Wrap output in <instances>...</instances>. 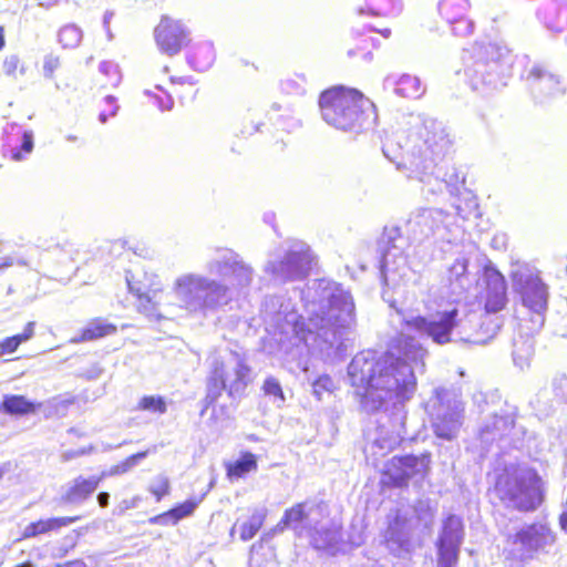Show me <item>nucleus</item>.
Wrapping results in <instances>:
<instances>
[{"instance_id": "1", "label": "nucleus", "mask_w": 567, "mask_h": 567, "mask_svg": "<svg viewBox=\"0 0 567 567\" xmlns=\"http://www.w3.org/2000/svg\"><path fill=\"white\" fill-rule=\"evenodd\" d=\"M426 353L414 338L404 334L380 358L371 350L358 353L348 367V378L363 408L373 412L409 401L416 390L414 370L424 367Z\"/></svg>"}, {"instance_id": "2", "label": "nucleus", "mask_w": 567, "mask_h": 567, "mask_svg": "<svg viewBox=\"0 0 567 567\" xmlns=\"http://www.w3.org/2000/svg\"><path fill=\"white\" fill-rule=\"evenodd\" d=\"M315 288H308V331L317 333L324 342H336L337 328H350L355 322L354 303L351 295L334 284L320 280Z\"/></svg>"}, {"instance_id": "3", "label": "nucleus", "mask_w": 567, "mask_h": 567, "mask_svg": "<svg viewBox=\"0 0 567 567\" xmlns=\"http://www.w3.org/2000/svg\"><path fill=\"white\" fill-rule=\"evenodd\" d=\"M450 145L451 141L443 124L436 120H425L405 163L410 169L409 177L429 184V192L432 194L442 192L444 183L437 177L433 178L432 174L437 161L443 158Z\"/></svg>"}, {"instance_id": "4", "label": "nucleus", "mask_w": 567, "mask_h": 567, "mask_svg": "<svg viewBox=\"0 0 567 567\" xmlns=\"http://www.w3.org/2000/svg\"><path fill=\"white\" fill-rule=\"evenodd\" d=\"M408 328L416 332L427 336L437 344H446L450 342H467L474 344H486L496 333L498 326L492 318L487 317L483 326H487L492 333L488 337L481 336L480 331H470L467 323H472V319L463 321L458 319L457 309L436 313L433 318L427 319L422 316L404 319Z\"/></svg>"}, {"instance_id": "5", "label": "nucleus", "mask_w": 567, "mask_h": 567, "mask_svg": "<svg viewBox=\"0 0 567 567\" xmlns=\"http://www.w3.org/2000/svg\"><path fill=\"white\" fill-rule=\"evenodd\" d=\"M433 520L434 509L427 501H419L411 517L399 511L384 533L386 548L398 557L409 555L422 545L424 536L430 535Z\"/></svg>"}, {"instance_id": "6", "label": "nucleus", "mask_w": 567, "mask_h": 567, "mask_svg": "<svg viewBox=\"0 0 567 567\" xmlns=\"http://www.w3.org/2000/svg\"><path fill=\"white\" fill-rule=\"evenodd\" d=\"M179 306L188 312L216 310L230 300V288L216 279L196 272L179 275L172 285Z\"/></svg>"}, {"instance_id": "7", "label": "nucleus", "mask_w": 567, "mask_h": 567, "mask_svg": "<svg viewBox=\"0 0 567 567\" xmlns=\"http://www.w3.org/2000/svg\"><path fill=\"white\" fill-rule=\"evenodd\" d=\"M369 100L357 90L336 86L324 91L319 100L323 120L339 130H352L361 120Z\"/></svg>"}, {"instance_id": "8", "label": "nucleus", "mask_w": 567, "mask_h": 567, "mask_svg": "<svg viewBox=\"0 0 567 567\" xmlns=\"http://www.w3.org/2000/svg\"><path fill=\"white\" fill-rule=\"evenodd\" d=\"M496 492L503 503L519 511H533L542 503V482L530 468H516L501 476Z\"/></svg>"}, {"instance_id": "9", "label": "nucleus", "mask_w": 567, "mask_h": 567, "mask_svg": "<svg viewBox=\"0 0 567 567\" xmlns=\"http://www.w3.org/2000/svg\"><path fill=\"white\" fill-rule=\"evenodd\" d=\"M250 373L249 365L237 352L216 358L212 364L206 399L214 402L223 390L230 396L241 395L251 382Z\"/></svg>"}, {"instance_id": "10", "label": "nucleus", "mask_w": 567, "mask_h": 567, "mask_svg": "<svg viewBox=\"0 0 567 567\" xmlns=\"http://www.w3.org/2000/svg\"><path fill=\"white\" fill-rule=\"evenodd\" d=\"M463 411V402L456 392L437 390L432 422L436 436L449 441L456 437L462 425Z\"/></svg>"}, {"instance_id": "11", "label": "nucleus", "mask_w": 567, "mask_h": 567, "mask_svg": "<svg viewBox=\"0 0 567 567\" xmlns=\"http://www.w3.org/2000/svg\"><path fill=\"white\" fill-rule=\"evenodd\" d=\"M311 261L312 257L306 244L295 243L282 260L278 264L269 261L265 270L279 280L298 279L307 274Z\"/></svg>"}, {"instance_id": "12", "label": "nucleus", "mask_w": 567, "mask_h": 567, "mask_svg": "<svg viewBox=\"0 0 567 567\" xmlns=\"http://www.w3.org/2000/svg\"><path fill=\"white\" fill-rule=\"evenodd\" d=\"M464 536L462 519L450 515L443 523L437 540V567H453L458 557L460 546Z\"/></svg>"}, {"instance_id": "13", "label": "nucleus", "mask_w": 567, "mask_h": 567, "mask_svg": "<svg viewBox=\"0 0 567 567\" xmlns=\"http://www.w3.org/2000/svg\"><path fill=\"white\" fill-rule=\"evenodd\" d=\"M555 543L554 533L543 524H534L522 528L513 539V549L519 557H529L535 551L545 549Z\"/></svg>"}, {"instance_id": "14", "label": "nucleus", "mask_w": 567, "mask_h": 567, "mask_svg": "<svg viewBox=\"0 0 567 567\" xmlns=\"http://www.w3.org/2000/svg\"><path fill=\"white\" fill-rule=\"evenodd\" d=\"M206 268L213 276L229 279L235 287H247L252 279L251 268L228 254L209 260Z\"/></svg>"}, {"instance_id": "15", "label": "nucleus", "mask_w": 567, "mask_h": 567, "mask_svg": "<svg viewBox=\"0 0 567 567\" xmlns=\"http://www.w3.org/2000/svg\"><path fill=\"white\" fill-rule=\"evenodd\" d=\"M157 47L163 53L174 55L188 42V33L183 23L164 16L154 31Z\"/></svg>"}, {"instance_id": "16", "label": "nucleus", "mask_w": 567, "mask_h": 567, "mask_svg": "<svg viewBox=\"0 0 567 567\" xmlns=\"http://www.w3.org/2000/svg\"><path fill=\"white\" fill-rule=\"evenodd\" d=\"M514 285L522 293L523 301L530 310L540 313L547 307V289L537 276L518 270L513 276Z\"/></svg>"}, {"instance_id": "17", "label": "nucleus", "mask_w": 567, "mask_h": 567, "mask_svg": "<svg viewBox=\"0 0 567 567\" xmlns=\"http://www.w3.org/2000/svg\"><path fill=\"white\" fill-rule=\"evenodd\" d=\"M393 464L402 470V473L394 474V485L402 486L410 477L417 474L424 475L429 470L430 458L426 455L420 457L406 455L403 457H393Z\"/></svg>"}, {"instance_id": "18", "label": "nucleus", "mask_w": 567, "mask_h": 567, "mask_svg": "<svg viewBox=\"0 0 567 567\" xmlns=\"http://www.w3.org/2000/svg\"><path fill=\"white\" fill-rule=\"evenodd\" d=\"M105 478V473L99 476L83 477L78 476L74 478L66 488L63 499L66 503L75 504L85 501L91 494L95 492L100 482Z\"/></svg>"}, {"instance_id": "19", "label": "nucleus", "mask_w": 567, "mask_h": 567, "mask_svg": "<svg viewBox=\"0 0 567 567\" xmlns=\"http://www.w3.org/2000/svg\"><path fill=\"white\" fill-rule=\"evenodd\" d=\"M514 426L509 415H493L480 427L478 436L482 443L488 445L497 439L505 436Z\"/></svg>"}, {"instance_id": "20", "label": "nucleus", "mask_w": 567, "mask_h": 567, "mask_svg": "<svg viewBox=\"0 0 567 567\" xmlns=\"http://www.w3.org/2000/svg\"><path fill=\"white\" fill-rule=\"evenodd\" d=\"M440 221L439 213L431 209H424L409 220V229L414 239L421 240L432 236Z\"/></svg>"}, {"instance_id": "21", "label": "nucleus", "mask_w": 567, "mask_h": 567, "mask_svg": "<svg viewBox=\"0 0 567 567\" xmlns=\"http://www.w3.org/2000/svg\"><path fill=\"white\" fill-rule=\"evenodd\" d=\"M488 295L485 308L488 312L499 311L506 299V285L504 277L498 271H492L487 275Z\"/></svg>"}, {"instance_id": "22", "label": "nucleus", "mask_w": 567, "mask_h": 567, "mask_svg": "<svg viewBox=\"0 0 567 567\" xmlns=\"http://www.w3.org/2000/svg\"><path fill=\"white\" fill-rule=\"evenodd\" d=\"M76 519L78 517H58L31 523L23 529L22 538L37 537L41 534L68 526Z\"/></svg>"}, {"instance_id": "23", "label": "nucleus", "mask_w": 567, "mask_h": 567, "mask_svg": "<svg viewBox=\"0 0 567 567\" xmlns=\"http://www.w3.org/2000/svg\"><path fill=\"white\" fill-rule=\"evenodd\" d=\"M38 403L29 401L23 395L7 394L3 396L2 409L6 413L11 415H25L34 413Z\"/></svg>"}, {"instance_id": "24", "label": "nucleus", "mask_w": 567, "mask_h": 567, "mask_svg": "<svg viewBox=\"0 0 567 567\" xmlns=\"http://www.w3.org/2000/svg\"><path fill=\"white\" fill-rule=\"evenodd\" d=\"M468 259L458 257L449 268V280L453 291L464 290L470 285L467 277Z\"/></svg>"}, {"instance_id": "25", "label": "nucleus", "mask_w": 567, "mask_h": 567, "mask_svg": "<svg viewBox=\"0 0 567 567\" xmlns=\"http://www.w3.org/2000/svg\"><path fill=\"white\" fill-rule=\"evenodd\" d=\"M73 403L74 398L72 396H55L44 403H38V408H42L47 419L64 417Z\"/></svg>"}, {"instance_id": "26", "label": "nucleus", "mask_w": 567, "mask_h": 567, "mask_svg": "<svg viewBox=\"0 0 567 567\" xmlns=\"http://www.w3.org/2000/svg\"><path fill=\"white\" fill-rule=\"evenodd\" d=\"M126 281H127L131 292L135 293L137 297L138 309L141 311H143L144 313H146L147 316L154 315L156 311V308H157V303H158V300H157L158 292L153 291L152 295H150V292L143 291L141 287L135 286L131 281L128 276L126 277Z\"/></svg>"}, {"instance_id": "27", "label": "nucleus", "mask_w": 567, "mask_h": 567, "mask_svg": "<svg viewBox=\"0 0 567 567\" xmlns=\"http://www.w3.org/2000/svg\"><path fill=\"white\" fill-rule=\"evenodd\" d=\"M116 327L102 319L91 321L76 341H91L115 333Z\"/></svg>"}, {"instance_id": "28", "label": "nucleus", "mask_w": 567, "mask_h": 567, "mask_svg": "<svg viewBox=\"0 0 567 567\" xmlns=\"http://www.w3.org/2000/svg\"><path fill=\"white\" fill-rule=\"evenodd\" d=\"M257 468V461L252 453H245L234 463L227 464V475L230 478H239Z\"/></svg>"}, {"instance_id": "29", "label": "nucleus", "mask_w": 567, "mask_h": 567, "mask_svg": "<svg viewBox=\"0 0 567 567\" xmlns=\"http://www.w3.org/2000/svg\"><path fill=\"white\" fill-rule=\"evenodd\" d=\"M530 76L535 78L537 81L535 89L539 91L548 90L549 95H555L556 93L560 92L558 89L559 80L553 74H548L542 70L535 69L530 72Z\"/></svg>"}, {"instance_id": "30", "label": "nucleus", "mask_w": 567, "mask_h": 567, "mask_svg": "<svg viewBox=\"0 0 567 567\" xmlns=\"http://www.w3.org/2000/svg\"><path fill=\"white\" fill-rule=\"evenodd\" d=\"M265 518V511L254 512L249 520L240 526V538L243 540L251 539L262 526Z\"/></svg>"}, {"instance_id": "31", "label": "nucleus", "mask_w": 567, "mask_h": 567, "mask_svg": "<svg viewBox=\"0 0 567 567\" xmlns=\"http://www.w3.org/2000/svg\"><path fill=\"white\" fill-rule=\"evenodd\" d=\"M396 91L406 97H417L423 93L420 79L412 75H403Z\"/></svg>"}, {"instance_id": "32", "label": "nucleus", "mask_w": 567, "mask_h": 567, "mask_svg": "<svg viewBox=\"0 0 567 567\" xmlns=\"http://www.w3.org/2000/svg\"><path fill=\"white\" fill-rule=\"evenodd\" d=\"M307 517L303 504H297L285 512L282 519L277 524L276 530L282 532L285 528L293 524L301 523Z\"/></svg>"}, {"instance_id": "33", "label": "nucleus", "mask_w": 567, "mask_h": 567, "mask_svg": "<svg viewBox=\"0 0 567 567\" xmlns=\"http://www.w3.org/2000/svg\"><path fill=\"white\" fill-rule=\"evenodd\" d=\"M82 40V31L75 24H68L59 32V41L64 48H75Z\"/></svg>"}, {"instance_id": "34", "label": "nucleus", "mask_w": 567, "mask_h": 567, "mask_svg": "<svg viewBox=\"0 0 567 567\" xmlns=\"http://www.w3.org/2000/svg\"><path fill=\"white\" fill-rule=\"evenodd\" d=\"M146 455H147L146 451L133 454L130 457H127L125 461H123L122 463L111 466L110 470L104 471L103 473H105V477L106 476H116V475L127 473L137 464V462L140 460L146 457Z\"/></svg>"}, {"instance_id": "35", "label": "nucleus", "mask_w": 567, "mask_h": 567, "mask_svg": "<svg viewBox=\"0 0 567 567\" xmlns=\"http://www.w3.org/2000/svg\"><path fill=\"white\" fill-rule=\"evenodd\" d=\"M262 392L265 395L274 396V402L278 405H281L285 403L286 398L281 388L280 382L274 378L268 377L262 384Z\"/></svg>"}, {"instance_id": "36", "label": "nucleus", "mask_w": 567, "mask_h": 567, "mask_svg": "<svg viewBox=\"0 0 567 567\" xmlns=\"http://www.w3.org/2000/svg\"><path fill=\"white\" fill-rule=\"evenodd\" d=\"M138 409L163 414L166 412V403L162 396L150 395L141 399Z\"/></svg>"}, {"instance_id": "37", "label": "nucleus", "mask_w": 567, "mask_h": 567, "mask_svg": "<svg viewBox=\"0 0 567 567\" xmlns=\"http://www.w3.org/2000/svg\"><path fill=\"white\" fill-rule=\"evenodd\" d=\"M533 354L532 346L527 343H522L520 347L515 344V350L513 352L514 363L524 369L528 367L530 357Z\"/></svg>"}, {"instance_id": "38", "label": "nucleus", "mask_w": 567, "mask_h": 567, "mask_svg": "<svg viewBox=\"0 0 567 567\" xmlns=\"http://www.w3.org/2000/svg\"><path fill=\"white\" fill-rule=\"evenodd\" d=\"M198 502L195 501H186L179 506L171 509L165 515L168 517H172L174 519V523H177L179 519L189 516L195 508L197 507Z\"/></svg>"}, {"instance_id": "39", "label": "nucleus", "mask_w": 567, "mask_h": 567, "mask_svg": "<svg viewBox=\"0 0 567 567\" xmlns=\"http://www.w3.org/2000/svg\"><path fill=\"white\" fill-rule=\"evenodd\" d=\"M169 488L168 477L165 475H158L151 484L150 492L156 496L157 501H161L163 496L169 494Z\"/></svg>"}, {"instance_id": "40", "label": "nucleus", "mask_w": 567, "mask_h": 567, "mask_svg": "<svg viewBox=\"0 0 567 567\" xmlns=\"http://www.w3.org/2000/svg\"><path fill=\"white\" fill-rule=\"evenodd\" d=\"M313 394L320 400L323 392H330L333 389V381L328 375L319 377L312 384Z\"/></svg>"}, {"instance_id": "41", "label": "nucleus", "mask_w": 567, "mask_h": 567, "mask_svg": "<svg viewBox=\"0 0 567 567\" xmlns=\"http://www.w3.org/2000/svg\"><path fill=\"white\" fill-rule=\"evenodd\" d=\"M340 538L339 529L334 528L332 530H328L324 539H319L318 537H313V543L317 548H332L338 543Z\"/></svg>"}, {"instance_id": "42", "label": "nucleus", "mask_w": 567, "mask_h": 567, "mask_svg": "<svg viewBox=\"0 0 567 567\" xmlns=\"http://www.w3.org/2000/svg\"><path fill=\"white\" fill-rule=\"evenodd\" d=\"M21 343L22 341L18 334L8 337L0 342V351L1 353H12Z\"/></svg>"}, {"instance_id": "43", "label": "nucleus", "mask_w": 567, "mask_h": 567, "mask_svg": "<svg viewBox=\"0 0 567 567\" xmlns=\"http://www.w3.org/2000/svg\"><path fill=\"white\" fill-rule=\"evenodd\" d=\"M20 60L17 55H9L3 62V71L8 75H13L19 66Z\"/></svg>"}, {"instance_id": "44", "label": "nucleus", "mask_w": 567, "mask_h": 567, "mask_svg": "<svg viewBox=\"0 0 567 567\" xmlns=\"http://www.w3.org/2000/svg\"><path fill=\"white\" fill-rule=\"evenodd\" d=\"M59 66V59L53 55H49L44 60L43 71L44 75L51 78L54 70Z\"/></svg>"}, {"instance_id": "45", "label": "nucleus", "mask_w": 567, "mask_h": 567, "mask_svg": "<svg viewBox=\"0 0 567 567\" xmlns=\"http://www.w3.org/2000/svg\"><path fill=\"white\" fill-rule=\"evenodd\" d=\"M33 150V134L31 132H24L23 142H22V151L25 153H31Z\"/></svg>"}, {"instance_id": "46", "label": "nucleus", "mask_w": 567, "mask_h": 567, "mask_svg": "<svg viewBox=\"0 0 567 567\" xmlns=\"http://www.w3.org/2000/svg\"><path fill=\"white\" fill-rule=\"evenodd\" d=\"M34 334V322H28L22 333L18 334L22 342L30 340Z\"/></svg>"}, {"instance_id": "47", "label": "nucleus", "mask_w": 567, "mask_h": 567, "mask_svg": "<svg viewBox=\"0 0 567 567\" xmlns=\"http://www.w3.org/2000/svg\"><path fill=\"white\" fill-rule=\"evenodd\" d=\"M137 502H138V497H134V498H131V499H123L121 502V504L118 505L120 512L123 513V512H125V511H127L130 508L136 507Z\"/></svg>"}, {"instance_id": "48", "label": "nucleus", "mask_w": 567, "mask_h": 567, "mask_svg": "<svg viewBox=\"0 0 567 567\" xmlns=\"http://www.w3.org/2000/svg\"><path fill=\"white\" fill-rule=\"evenodd\" d=\"M402 473V470L399 468L395 464H393V460L391 461L390 465L388 466L386 474L389 475L390 480L394 483V474Z\"/></svg>"}, {"instance_id": "49", "label": "nucleus", "mask_w": 567, "mask_h": 567, "mask_svg": "<svg viewBox=\"0 0 567 567\" xmlns=\"http://www.w3.org/2000/svg\"><path fill=\"white\" fill-rule=\"evenodd\" d=\"M110 494L106 492H101L97 495V502L101 507H106L109 505Z\"/></svg>"}, {"instance_id": "50", "label": "nucleus", "mask_w": 567, "mask_h": 567, "mask_svg": "<svg viewBox=\"0 0 567 567\" xmlns=\"http://www.w3.org/2000/svg\"><path fill=\"white\" fill-rule=\"evenodd\" d=\"M13 265V261L10 257H7L4 259V262L0 265V270L3 269V268H7V267H10Z\"/></svg>"}, {"instance_id": "51", "label": "nucleus", "mask_w": 567, "mask_h": 567, "mask_svg": "<svg viewBox=\"0 0 567 567\" xmlns=\"http://www.w3.org/2000/svg\"><path fill=\"white\" fill-rule=\"evenodd\" d=\"M12 158H13L14 161H21V159H22V154H21V152H20V151L13 152V154H12Z\"/></svg>"}, {"instance_id": "52", "label": "nucleus", "mask_w": 567, "mask_h": 567, "mask_svg": "<svg viewBox=\"0 0 567 567\" xmlns=\"http://www.w3.org/2000/svg\"><path fill=\"white\" fill-rule=\"evenodd\" d=\"M4 45L3 30L0 28V49Z\"/></svg>"}, {"instance_id": "53", "label": "nucleus", "mask_w": 567, "mask_h": 567, "mask_svg": "<svg viewBox=\"0 0 567 567\" xmlns=\"http://www.w3.org/2000/svg\"><path fill=\"white\" fill-rule=\"evenodd\" d=\"M100 121H101L102 123H104V122L106 121V116H105V114H103V113H102V114H100Z\"/></svg>"}, {"instance_id": "54", "label": "nucleus", "mask_w": 567, "mask_h": 567, "mask_svg": "<svg viewBox=\"0 0 567 567\" xmlns=\"http://www.w3.org/2000/svg\"><path fill=\"white\" fill-rule=\"evenodd\" d=\"M66 138H68V141H70V142H74V141H76V137H75V136H73V135H69Z\"/></svg>"}, {"instance_id": "55", "label": "nucleus", "mask_w": 567, "mask_h": 567, "mask_svg": "<svg viewBox=\"0 0 567 567\" xmlns=\"http://www.w3.org/2000/svg\"><path fill=\"white\" fill-rule=\"evenodd\" d=\"M110 17H111V14H109V13H106V14L104 16V22H105V23L110 20Z\"/></svg>"}, {"instance_id": "56", "label": "nucleus", "mask_w": 567, "mask_h": 567, "mask_svg": "<svg viewBox=\"0 0 567 567\" xmlns=\"http://www.w3.org/2000/svg\"><path fill=\"white\" fill-rule=\"evenodd\" d=\"M3 474H4V468L0 466V480L2 478Z\"/></svg>"}, {"instance_id": "57", "label": "nucleus", "mask_w": 567, "mask_h": 567, "mask_svg": "<svg viewBox=\"0 0 567 567\" xmlns=\"http://www.w3.org/2000/svg\"><path fill=\"white\" fill-rule=\"evenodd\" d=\"M74 567H82V564L81 563H73L72 564Z\"/></svg>"}, {"instance_id": "58", "label": "nucleus", "mask_w": 567, "mask_h": 567, "mask_svg": "<svg viewBox=\"0 0 567 567\" xmlns=\"http://www.w3.org/2000/svg\"><path fill=\"white\" fill-rule=\"evenodd\" d=\"M389 34H390V30H385V31L383 32V35H384V37H389Z\"/></svg>"}]
</instances>
